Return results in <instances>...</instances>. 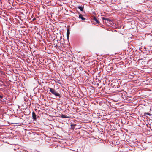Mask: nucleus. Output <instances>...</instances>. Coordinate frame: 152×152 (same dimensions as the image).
I'll return each mask as SVG.
<instances>
[{"mask_svg":"<svg viewBox=\"0 0 152 152\" xmlns=\"http://www.w3.org/2000/svg\"><path fill=\"white\" fill-rule=\"evenodd\" d=\"M50 91L53 94L56 96H60V94L57 93L54 89L51 88H50Z\"/></svg>","mask_w":152,"mask_h":152,"instance_id":"obj_1","label":"nucleus"},{"mask_svg":"<svg viewBox=\"0 0 152 152\" xmlns=\"http://www.w3.org/2000/svg\"><path fill=\"white\" fill-rule=\"evenodd\" d=\"M69 34H70L69 29V28L67 29L66 37H67V38L68 39L69 38Z\"/></svg>","mask_w":152,"mask_h":152,"instance_id":"obj_2","label":"nucleus"},{"mask_svg":"<svg viewBox=\"0 0 152 152\" xmlns=\"http://www.w3.org/2000/svg\"><path fill=\"white\" fill-rule=\"evenodd\" d=\"M32 117L34 119L36 120L37 119L36 115L35 113L34 112H33L32 113Z\"/></svg>","mask_w":152,"mask_h":152,"instance_id":"obj_3","label":"nucleus"},{"mask_svg":"<svg viewBox=\"0 0 152 152\" xmlns=\"http://www.w3.org/2000/svg\"><path fill=\"white\" fill-rule=\"evenodd\" d=\"M79 18L81 19L82 20H84L85 19V18H84L83 16V15L81 14H80L79 15Z\"/></svg>","mask_w":152,"mask_h":152,"instance_id":"obj_4","label":"nucleus"},{"mask_svg":"<svg viewBox=\"0 0 152 152\" xmlns=\"http://www.w3.org/2000/svg\"><path fill=\"white\" fill-rule=\"evenodd\" d=\"M76 126V124H73L71 125V126L72 129H74V127Z\"/></svg>","mask_w":152,"mask_h":152,"instance_id":"obj_5","label":"nucleus"},{"mask_svg":"<svg viewBox=\"0 0 152 152\" xmlns=\"http://www.w3.org/2000/svg\"><path fill=\"white\" fill-rule=\"evenodd\" d=\"M61 117L63 118H68L69 117L68 116H66L64 115H62L61 116Z\"/></svg>","mask_w":152,"mask_h":152,"instance_id":"obj_6","label":"nucleus"},{"mask_svg":"<svg viewBox=\"0 0 152 152\" xmlns=\"http://www.w3.org/2000/svg\"><path fill=\"white\" fill-rule=\"evenodd\" d=\"M78 8L81 11H83V8L81 6H79Z\"/></svg>","mask_w":152,"mask_h":152,"instance_id":"obj_7","label":"nucleus"},{"mask_svg":"<svg viewBox=\"0 0 152 152\" xmlns=\"http://www.w3.org/2000/svg\"><path fill=\"white\" fill-rule=\"evenodd\" d=\"M145 114L147 115H150V113H145Z\"/></svg>","mask_w":152,"mask_h":152,"instance_id":"obj_8","label":"nucleus"},{"mask_svg":"<svg viewBox=\"0 0 152 152\" xmlns=\"http://www.w3.org/2000/svg\"><path fill=\"white\" fill-rule=\"evenodd\" d=\"M3 98V96L2 95H0V98L2 99Z\"/></svg>","mask_w":152,"mask_h":152,"instance_id":"obj_9","label":"nucleus"},{"mask_svg":"<svg viewBox=\"0 0 152 152\" xmlns=\"http://www.w3.org/2000/svg\"><path fill=\"white\" fill-rule=\"evenodd\" d=\"M97 22V23H99V21H98L97 20H95Z\"/></svg>","mask_w":152,"mask_h":152,"instance_id":"obj_10","label":"nucleus"},{"mask_svg":"<svg viewBox=\"0 0 152 152\" xmlns=\"http://www.w3.org/2000/svg\"><path fill=\"white\" fill-rule=\"evenodd\" d=\"M1 73H2L3 74H4V72H2Z\"/></svg>","mask_w":152,"mask_h":152,"instance_id":"obj_11","label":"nucleus"},{"mask_svg":"<svg viewBox=\"0 0 152 152\" xmlns=\"http://www.w3.org/2000/svg\"><path fill=\"white\" fill-rule=\"evenodd\" d=\"M103 20H106V19L104 18H103Z\"/></svg>","mask_w":152,"mask_h":152,"instance_id":"obj_12","label":"nucleus"},{"mask_svg":"<svg viewBox=\"0 0 152 152\" xmlns=\"http://www.w3.org/2000/svg\"><path fill=\"white\" fill-rule=\"evenodd\" d=\"M17 68L18 69V68H21V67H17Z\"/></svg>","mask_w":152,"mask_h":152,"instance_id":"obj_13","label":"nucleus"}]
</instances>
